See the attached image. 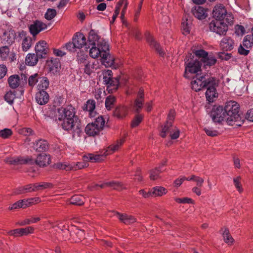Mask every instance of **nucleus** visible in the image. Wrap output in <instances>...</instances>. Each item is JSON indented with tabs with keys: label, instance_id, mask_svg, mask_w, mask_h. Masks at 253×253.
I'll use <instances>...</instances> for the list:
<instances>
[{
	"label": "nucleus",
	"instance_id": "nucleus-60",
	"mask_svg": "<svg viewBox=\"0 0 253 253\" xmlns=\"http://www.w3.org/2000/svg\"><path fill=\"white\" fill-rule=\"evenodd\" d=\"M174 200L176 202L178 203H192L193 201L191 199L189 198H176L174 199Z\"/></svg>",
	"mask_w": 253,
	"mask_h": 253
},
{
	"label": "nucleus",
	"instance_id": "nucleus-6",
	"mask_svg": "<svg viewBox=\"0 0 253 253\" xmlns=\"http://www.w3.org/2000/svg\"><path fill=\"white\" fill-rule=\"evenodd\" d=\"M214 83L215 79L214 78L206 79L205 75L200 76L199 74H196L192 78L191 85L192 89L197 92L201 90L202 88L207 87L209 84H214Z\"/></svg>",
	"mask_w": 253,
	"mask_h": 253
},
{
	"label": "nucleus",
	"instance_id": "nucleus-8",
	"mask_svg": "<svg viewBox=\"0 0 253 253\" xmlns=\"http://www.w3.org/2000/svg\"><path fill=\"white\" fill-rule=\"evenodd\" d=\"M168 133L169 134L171 139H176L179 137L180 130L176 126L171 125V124L169 122L162 126L160 135L165 138Z\"/></svg>",
	"mask_w": 253,
	"mask_h": 253
},
{
	"label": "nucleus",
	"instance_id": "nucleus-54",
	"mask_svg": "<svg viewBox=\"0 0 253 253\" xmlns=\"http://www.w3.org/2000/svg\"><path fill=\"white\" fill-rule=\"evenodd\" d=\"M204 129L206 134L210 136L214 137L219 134L218 131L214 130L211 128L205 127Z\"/></svg>",
	"mask_w": 253,
	"mask_h": 253
},
{
	"label": "nucleus",
	"instance_id": "nucleus-15",
	"mask_svg": "<svg viewBox=\"0 0 253 253\" xmlns=\"http://www.w3.org/2000/svg\"><path fill=\"white\" fill-rule=\"evenodd\" d=\"M214 84H209L208 86L207 90L206 92V96L207 100L210 102H212L214 101L215 98L218 97V93L216 92V88Z\"/></svg>",
	"mask_w": 253,
	"mask_h": 253
},
{
	"label": "nucleus",
	"instance_id": "nucleus-37",
	"mask_svg": "<svg viewBox=\"0 0 253 253\" xmlns=\"http://www.w3.org/2000/svg\"><path fill=\"white\" fill-rule=\"evenodd\" d=\"M84 199L82 196L75 195L70 199V203L72 205L81 206L84 204Z\"/></svg>",
	"mask_w": 253,
	"mask_h": 253
},
{
	"label": "nucleus",
	"instance_id": "nucleus-32",
	"mask_svg": "<svg viewBox=\"0 0 253 253\" xmlns=\"http://www.w3.org/2000/svg\"><path fill=\"white\" fill-rule=\"evenodd\" d=\"M9 86L12 88H17L20 84L19 77L17 75L11 76L8 80Z\"/></svg>",
	"mask_w": 253,
	"mask_h": 253
},
{
	"label": "nucleus",
	"instance_id": "nucleus-43",
	"mask_svg": "<svg viewBox=\"0 0 253 253\" xmlns=\"http://www.w3.org/2000/svg\"><path fill=\"white\" fill-rule=\"evenodd\" d=\"M112 78V72L110 70H105L103 73V81L105 84H107Z\"/></svg>",
	"mask_w": 253,
	"mask_h": 253
},
{
	"label": "nucleus",
	"instance_id": "nucleus-9",
	"mask_svg": "<svg viewBox=\"0 0 253 253\" xmlns=\"http://www.w3.org/2000/svg\"><path fill=\"white\" fill-rule=\"evenodd\" d=\"M210 31L219 35H224L228 30L227 25L221 20H213L209 24Z\"/></svg>",
	"mask_w": 253,
	"mask_h": 253
},
{
	"label": "nucleus",
	"instance_id": "nucleus-21",
	"mask_svg": "<svg viewBox=\"0 0 253 253\" xmlns=\"http://www.w3.org/2000/svg\"><path fill=\"white\" fill-rule=\"evenodd\" d=\"M220 45L224 51H230L234 48V42L231 38L226 37L222 39Z\"/></svg>",
	"mask_w": 253,
	"mask_h": 253
},
{
	"label": "nucleus",
	"instance_id": "nucleus-13",
	"mask_svg": "<svg viewBox=\"0 0 253 253\" xmlns=\"http://www.w3.org/2000/svg\"><path fill=\"white\" fill-rule=\"evenodd\" d=\"M35 51L39 58H45L48 52L46 42L44 41L39 42L36 45Z\"/></svg>",
	"mask_w": 253,
	"mask_h": 253
},
{
	"label": "nucleus",
	"instance_id": "nucleus-63",
	"mask_svg": "<svg viewBox=\"0 0 253 253\" xmlns=\"http://www.w3.org/2000/svg\"><path fill=\"white\" fill-rule=\"evenodd\" d=\"M20 133L24 135H29L32 134L33 130L30 128L24 127L20 130Z\"/></svg>",
	"mask_w": 253,
	"mask_h": 253
},
{
	"label": "nucleus",
	"instance_id": "nucleus-17",
	"mask_svg": "<svg viewBox=\"0 0 253 253\" xmlns=\"http://www.w3.org/2000/svg\"><path fill=\"white\" fill-rule=\"evenodd\" d=\"M192 12L196 18L200 20L204 19L208 16L207 9L199 5L193 7L192 9Z\"/></svg>",
	"mask_w": 253,
	"mask_h": 253
},
{
	"label": "nucleus",
	"instance_id": "nucleus-44",
	"mask_svg": "<svg viewBox=\"0 0 253 253\" xmlns=\"http://www.w3.org/2000/svg\"><path fill=\"white\" fill-rule=\"evenodd\" d=\"M116 101V98L112 95L108 96L105 100V106L107 110H110L113 107V106Z\"/></svg>",
	"mask_w": 253,
	"mask_h": 253
},
{
	"label": "nucleus",
	"instance_id": "nucleus-4",
	"mask_svg": "<svg viewBox=\"0 0 253 253\" xmlns=\"http://www.w3.org/2000/svg\"><path fill=\"white\" fill-rule=\"evenodd\" d=\"M61 122L63 129L71 133L73 138H75L81 136L83 133L82 128L77 118L71 119H65V120Z\"/></svg>",
	"mask_w": 253,
	"mask_h": 253
},
{
	"label": "nucleus",
	"instance_id": "nucleus-39",
	"mask_svg": "<svg viewBox=\"0 0 253 253\" xmlns=\"http://www.w3.org/2000/svg\"><path fill=\"white\" fill-rule=\"evenodd\" d=\"M106 85H107V89L109 91L116 90L119 85L118 78H112L108 84Z\"/></svg>",
	"mask_w": 253,
	"mask_h": 253
},
{
	"label": "nucleus",
	"instance_id": "nucleus-35",
	"mask_svg": "<svg viewBox=\"0 0 253 253\" xmlns=\"http://www.w3.org/2000/svg\"><path fill=\"white\" fill-rule=\"evenodd\" d=\"M106 184L107 186L112 187L113 189L117 190H122L125 189L123 183L119 181H111L107 182Z\"/></svg>",
	"mask_w": 253,
	"mask_h": 253
},
{
	"label": "nucleus",
	"instance_id": "nucleus-64",
	"mask_svg": "<svg viewBox=\"0 0 253 253\" xmlns=\"http://www.w3.org/2000/svg\"><path fill=\"white\" fill-rule=\"evenodd\" d=\"M25 191L26 193L32 192L36 191L34 184H29L24 186Z\"/></svg>",
	"mask_w": 253,
	"mask_h": 253
},
{
	"label": "nucleus",
	"instance_id": "nucleus-56",
	"mask_svg": "<svg viewBox=\"0 0 253 253\" xmlns=\"http://www.w3.org/2000/svg\"><path fill=\"white\" fill-rule=\"evenodd\" d=\"M9 52V48L6 46H2L0 48V54L1 56L3 58H6L8 56Z\"/></svg>",
	"mask_w": 253,
	"mask_h": 253
},
{
	"label": "nucleus",
	"instance_id": "nucleus-38",
	"mask_svg": "<svg viewBox=\"0 0 253 253\" xmlns=\"http://www.w3.org/2000/svg\"><path fill=\"white\" fill-rule=\"evenodd\" d=\"M243 45L246 48H250L253 45V35H247L243 40Z\"/></svg>",
	"mask_w": 253,
	"mask_h": 253
},
{
	"label": "nucleus",
	"instance_id": "nucleus-33",
	"mask_svg": "<svg viewBox=\"0 0 253 253\" xmlns=\"http://www.w3.org/2000/svg\"><path fill=\"white\" fill-rule=\"evenodd\" d=\"M221 230L222 231V236L224 241L228 244H231L234 242V239L230 234L229 230L227 228H223Z\"/></svg>",
	"mask_w": 253,
	"mask_h": 253
},
{
	"label": "nucleus",
	"instance_id": "nucleus-2",
	"mask_svg": "<svg viewBox=\"0 0 253 253\" xmlns=\"http://www.w3.org/2000/svg\"><path fill=\"white\" fill-rule=\"evenodd\" d=\"M88 42L91 45L89 54L91 57L95 59L100 57L101 63L106 67H112L115 64V59L109 52L107 42L100 37L93 30L88 34Z\"/></svg>",
	"mask_w": 253,
	"mask_h": 253
},
{
	"label": "nucleus",
	"instance_id": "nucleus-31",
	"mask_svg": "<svg viewBox=\"0 0 253 253\" xmlns=\"http://www.w3.org/2000/svg\"><path fill=\"white\" fill-rule=\"evenodd\" d=\"M49 84V81L46 77H42L40 78L39 83L37 86L38 91H41V90L45 91L48 87Z\"/></svg>",
	"mask_w": 253,
	"mask_h": 253
},
{
	"label": "nucleus",
	"instance_id": "nucleus-19",
	"mask_svg": "<svg viewBox=\"0 0 253 253\" xmlns=\"http://www.w3.org/2000/svg\"><path fill=\"white\" fill-rule=\"evenodd\" d=\"M115 215H116L120 221L125 224H130L136 222V219L131 215L121 213L118 212H116Z\"/></svg>",
	"mask_w": 253,
	"mask_h": 253
},
{
	"label": "nucleus",
	"instance_id": "nucleus-3",
	"mask_svg": "<svg viewBox=\"0 0 253 253\" xmlns=\"http://www.w3.org/2000/svg\"><path fill=\"white\" fill-rule=\"evenodd\" d=\"M51 161L50 156L45 153L38 155L35 161L29 157H9L4 160L5 163L11 165H32L35 163L40 167H46L51 163Z\"/></svg>",
	"mask_w": 253,
	"mask_h": 253
},
{
	"label": "nucleus",
	"instance_id": "nucleus-45",
	"mask_svg": "<svg viewBox=\"0 0 253 253\" xmlns=\"http://www.w3.org/2000/svg\"><path fill=\"white\" fill-rule=\"evenodd\" d=\"M191 27V22L188 21L187 19L181 23V29L184 34H188L189 33Z\"/></svg>",
	"mask_w": 253,
	"mask_h": 253
},
{
	"label": "nucleus",
	"instance_id": "nucleus-12",
	"mask_svg": "<svg viewBox=\"0 0 253 253\" xmlns=\"http://www.w3.org/2000/svg\"><path fill=\"white\" fill-rule=\"evenodd\" d=\"M46 28L47 26L45 23L39 20L34 21L29 27L30 32L33 36H36L40 32L45 29Z\"/></svg>",
	"mask_w": 253,
	"mask_h": 253
},
{
	"label": "nucleus",
	"instance_id": "nucleus-42",
	"mask_svg": "<svg viewBox=\"0 0 253 253\" xmlns=\"http://www.w3.org/2000/svg\"><path fill=\"white\" fill-rule=\"evenodd\" d=\"M53 186V184L49 182H44L39 184H35V187L36 188V191L40 190H43L48 188H52Z\"/></svg>",
	"mask_w": 253,
	"mask_h": 253
},
{
	"label": "nucleus",
	"instance_id": "nucleus-52",
	"mask_svg": "<svg viewBox=\"0 0 253 253\" xmlns=\"http://www.w3.org/2000/svg\"><path fill=\"white\" fill-rule=\"evenodd\" d=\"M56 167L61 169L71 170V164L66 163H58L56 164Z\"/></svg>",
	"mask_w": 253,
	"mask_h": 253
},
{
	"label": "nucleus",
	"instance_id": "nucleus-61",
	"mask_svg": "<svg viewBox=\"0 0 253 253\" xmlns=\"http://www.w3.org/2000/svg\"><path fill=\"white\" fill-rule=\"evenodd\" d=\"M248 49L249 48H246L244 47L242 43L240 44L238 48V52L241 55H247L249 52V50Z\"/></svg>",
	"mask_w": 253,
	"mask_h": 253
},
{
	"label": "nucleus",
	"instance_id": "nucleus-22",
	"mask_svg": "<svg viewBox=\"0 0 253 253\" xmlns=\"http://www.w3.org/2000/svg\"><path fill=\"white\" fill-rule=\"evenodd\" d=\"M34 148L39 152H45L48 150L49 144L45 140L39 139L34 144Z\"/></svg>",
	"mask_w": 253,
	"mask_h": 253
},
{
	"label": "nucleus",
	"instance_id": "nucleus-58",
	"mask_svg": "<svg viewBox=\"0 0 253 253\" xmlns=\"http://www.w3.org/2000/svg\"><path fill=\"white\" fill-rule=\"evenodd\" d=\"M33 199H28V200H19L20 203L21 204L22 208L25 209L27 207H29L31 204L33 203L32 201H33Z\"/></svg>",
	"mask_w": 253,
	"mask_h": 253
},
{
	"label": "nucleus",
	"instance_id": "nucleus-55",
	"mask_svg": "<svg viewBox=\"0 0 253 253\" xmlns=\"http://www.w3.org/2000/svg\"><path fill=\"white\" fill-rule=\"evenodd\" d=\"M38 74H35L30 76L28 80V84L30 86H34L38 82Z\"/></svg>",
	"mask_w": 253,
	"mask_h": 253
},
{
	"label": "nucleus",
	"instance_id": "nucleus-48",
	"mask_svg": "<svg viewBox=\"0 0 253 253\" xmlns=\"http://www.w3.org/2000/svg\"><path fill=\"white\" fill-rule=\"evenodd\" d=\"M193 53L199 58H201L202 62L208 55V53L203 49L193 50Z\"/></svg>",
	"mask_w": 253,
	"mask_h": 253
},
{
	"label": "nucleus",
	"instance_id": "nucleus-57",
	"mask_svg": "<svg viewBox=\"0 0 253 253\" xmlns=\"http://www.w3.org/2000/svg\"><path fill=\"white\" fill-rule=\"evenodd\" d=\"M65 48L66 49L68 50L69 51H72V52H75L76 51V49L77 48L76 47L75 44H74V42L72 41V42H69L67 43L65 45Z\"/></svg>",
	"mask_w": 253,
	"mask_h": 253
},
{
	"label": "nucleus",
	"instance_id": "nucleus-46",
	"mask_svg": "<svg viewBox=\"0 0 253 253\" xmlns=\"http://www.w3.org/2000/svg\"><path fill=\"white\" fill-rule=\"evenodd\" d=\"M143 119V116L141 114L136 115L131 122V126L135 127L137 126L142 122Z\"/></svg>",
	"mask_w": 253,
	"mask_h": 253
},
{
	"label": "nucleus",
	"instance_id": "nucleus-50",
	"mask_svg": "<svg viewBox=\"0 0 253 253\" xmlns=\"http://www.w3.org/2000/svg\"><path fill=\"white\" fill-rule=\"evenodd\" d=\"M4 98L8 103L12 104L15 98V94L13 92L9 91L6 93Z\"/></svg>",
	"mask_w": 253,
	"mask_h": 253
},
{
	"label": "nucleus",
	"instance_id": "nucleus-53",
	"mask_svg": "<svg viewBox=\"0 0 253 253\" xmlns=\"http://www.w3.org/2000/svg\"><path fill=\"white\" fill-rule=\"evenodd\" d=\"M241 177L240 176H237L235 178H233V182L234 183V185L236 187V188L237 189L238 191L240 193H242L243 192V188L242 187V185L241 184Z\"/></svg>",
	"mask_w": 253,
	"mask_h": 253
},
{
	"label": "nucleus",
	"instance_id": "nucleus-51",
	"mask_svg": "<svg viewBox=\"0 0 253 253\" xmlns=\"http://www.w3.org/2000/svg\"><path fill=\"white\" fill-rule=\"evenodd\" d=\"M56 15V11L55 9L49 8L44 15L45 18L48 20L53 19Z\"/></svg>",
	"mask_w": 253,
	"mask_h": 253
},
{
	"label": "nucleus",
	"instance_id": "nucleus-14",
	"mask_svg": "<svg viewBox=\"0 0 253 253\" xmlns=\"http://www.w3.org/2000/svg\"><path fill=\"white\" fill-rule=\"evenodd\" d=\"M144 102V93L143 89L140 88L138 92L137 96L134 100L133 107L135 111L139 113L143 108Z\"/></svg>",
	"mask_w": 253,
	"mask_h": 253
},
{
	"label": "nucleus",
	"instance_id": "nucleus-41",
	"mask_svg": "<svg viewBox=\"0 0 253 253\" xmlns=\"http://www.w3.org/2000/svg\"><path fill=\"white\" fill-rule=\"evenodd\" d=\"M216 59L212 56H209L208 55L204 58L202 62L203 63L204 66H211L215 64Z\"/></svg>",
	"mask_w": 253,
	"mask_h": 253
},
{
	"label": "nucleus",
	"instance_id": "nucleus-23",
	"mask_svg": "<svg viewBox=\"0 0 253 253\" xmlns=\"http://www.w3.org/2000/svg\"><path fill=\"white\" fill-rule=\"evenodd\" d=\"M124 142V138H121L120 140H117L114 144L111 145L108 147L107 149L104 152V155L107 156L118 151L122 146Z\"/></svg>",
	"mask_w": 253,
	"mask_h": 253
},
{
	"label": "nucleus",
	"instance_id": "nucleus-27",
	"mask_svg": "<svg viewBox=\"0 0 253 253\" xmlns=\"http://www.w3.org/2000/svg\"><path fill=\"white\" fill-rule=\"evenodd\" d=\"M104 152L102 154H94L89 153L84 156V161H89L92 163L100 162L103 160Z\"/></svg>",
	"mask_w": 253,
	"mask_h": 253
},
{
	"label": "nucleus",
	"instance_id": "nucleus-5",
	"mask_svg": "<svg viewBox=\"0 0 253 253\" xmlns=\"http://www.w3.org/2000/svg\"><path fill=\"white\" fill-rule=\"evenodd\" d=\"M213 17L217 20L225 19L229 25H232L234 18L231 13H228L225 6L222 4H216L212 10Z\"/></svg>",
	"mask_w": 253,
	"mask_h": 253
},
{
	"label": "nucleus",
	"instance_id": "nucleus-29",
	"mask_svg": "<svg viewBox=\"0 0 253 253\" xmlns=\"http://www.w3.org/2000/svg\"><path fill=\"white\" fill-rule=\"evenodd\" d=\"M39 58L36 54L29 53L26 57L25 63L28 66H34L37 64Z\"/></svg>",
	"mask_w": 253,
	"mask_h": 253
},
{
	"label": "nucleus",
	"instance_id": "nucleus-47",
	"mask_svg": "<svg viewBox=\"0 0 253 253\" xmlns=\"http://www.w3.org/2000/svg\"><path fill=\"white\" fill-rule=\"evenodd\" d=\"M91 124L95 125V126H97L102 130L105 124V121L103 117L100 116L95 119L94 122L91 123Z\"/></svg>",
	"mask_w": 253,
	"mask_h": 253
},
{
	"label": "nucleus",
	"instance_id": "nucleus-7",
	"mask_svg": "<svg viewBox=\"0 0 253 253\" xmlns=\"http://www.w3.org/2000/svg\"><path fill=\"white\" fill-rule=\"evenodd\" d=\"M201 63L197 59L186 58L185 62L184 77L189 78L188 73L198 74L201 71Z\"/></svg>",
	"mask_w": 253,
	"mask_h": 253
},
{
	"label": "nucleus",
	"instance_id": "nucleus-16",
	"mask_svg": "<svg viewBox=\"0 0 253 253\" xmlns=\"http://www.w3.org/2000/svg\"><path fill=\"white\" fill-rule=\"evenodd\" d=\"M99 68V63L98 61H84V72L89 75Z\"/></svg>",
	"mask_w": 253,
	"mask_h": 253
},
{
	"label": "nucleus",
	"instance_id": "nucleus-49",
	"mask_svg": "<svg viewBox=\"0 0 253 253\" xmlns=\"http://www.w3.org/2000/svg\"><path fill=\"white\" fill-rule=\"evenodd\" d=\"M12 134V131L9 128H4L0 130V137L3 139L9 138Z\"/></svg>",
	"mask_w": 253,
	"mask_h": 253
},
{
	"label": "nucleus",
	"instance_id": "nucleus-1",
	"mask_svg": "<svg viewBox=\"0 0 253 253\" xmlns=\"http://www.w3.org/2000/svg\"><path fill=\"white\" fill-rule=\"evenodd\" d=\"M239 105L234 101L226 103L223 108L221 106H214L210 113V116L215 123L226 122L227 124L235 126H241L244 119L239 114Z\"/></svg>",
	"mask_w": 253,
	"mask_h": 253
},
{
	"label": "nucleus",
	"instance_id": "nucleus-24",
	"mask_svg": "<svg viewBox=\"0 0 253 253\" xmlns=\"http://www.w3.org/2000/svg\"><path fill=\"white\" fill-rule=\"evenodd\" d=\"M147 41L150 44V46L154 48L159 53L160 55L163 56L165 55L164 51L160 46L159 44L155 41L154 38L150 34H148L147 36Z\"/></svg>",
	"mask_w": 253,
	"mask_h": 253
},
{
	"label": "nucleus",
	"instance_id": "nucleus-62",
	"mask_svg": "<svg viewBox=\"0 0 253 253\" xmlns=\"http://www.w3.org/2000/svg\"><path fill=\"white\" fill-rule=\"evenodd\" d=\"M84 163L78 162L76 164H71V170H77L79 169H81L84 167Z\"/></svg>",
	"mask_w": 253,
	"mask_h": 253
},
{
	"label": "nucleus",
	"instance_id": "nucleus-11",
	"mask_svg": "<svg viewBox=\"0 0 253 253\" xmlns=\"http://www.w3.org/2000/svg\"><path fill=\"white\" fill-rule=\"evenodd\" d=\"M72 41L74 42V44L78 49H80L84 45L86 46V48L90 49L91 47V45L89 43L88 40L86 42V38L82 33H76L75 36L73 38Z\"/></svg>",
	"mask_w": 253,
	"mask_h": 253
},
{
	"label": "nucleus",
	"instance_id": "nucleus-26",
	"mask_svg": "<svg viewBox=\"0 0 253 253\" xmlns=\"http://www.w3.org/2000/svg\"><path fill=\"white\" fill-rule=\"evenodd\" d=\"M127 113V108L125 106L117 107L113 112V116L118 119H123L126 116Z\"/></svg>",
	"mask_w": 253,
	"mask_h": 253
},
{
	"label": "nucleus",
	"instance_id": "nucleus-10",
	"mask_svg": "<svg viewBox=\"0 0 253 253\" xmlns=\"http://www.w3.org/2000/svg\"><path fill=\"white\" fill-rule=\"evenodd\" d=\"M58 116L57 120L59 121L65 120V119H71L77 118L75 116L74 108L71 106L58 109Z\"/></svg>",
	"mask_w": 253,
	"mask_h": 253
},
{
	"label": "nucleus",
	"instance_id": "nucleus-28",
	"mask_svg": "<svg viewBox=\"0 0 253 253\" xmlns=\"http://www.w3.org/2000/svg\"><path fill=\"white\" fill-rule=\"evenodd\" d=\"M101 130L93 124H88L85 128L86 133L89 136L97 135Z\"/></svg>",
	"mask_w": 253,
	"mask_h": 253
},
{
	"label": "nucleus",
	"instance_id": "nucleus-25",
	"mask_svg": "<svg viewBox=\"0 0 253 253\" xmlns=\"http://www.w3.org/2000/svg\"><path fill=\"white\" fill-rule=\"evenodd\" d=\"M26 32L23 31L19 33V36L21 38H24L22 45L23 50L25 51H27L31 47L32 45L31 38L26 37Z\"/></svg>",
	"mask_w": 253,
	"mask_h": 253
},
{
	"label": "nucleus",
	"instance_id": "nucleus-20",
	"mask_svg": "<svg viewBox=\"0 0 253 253\" xmlns=\"http://www.w3.org/2000/svg\"><path fill=\"white\" fill-rule=\"evenodd\" d=\"M35 98L37 102L39 104L43 105L48 102L49 96L46 91L41 90V91H38L37 92Z\"/></svg>",
	"mask_w": 253,
	"mask_h": 253
},
{
	"label": "nucleus",
	"instance_id": "nucleus-18",
	"mask_svg": "<svg viewBox=\"0 0 253 253\" xmlns=\"http://www.w3.org/2000/svg\"><path fill=\"white\" fill-rule=\"evenodd\" d=\"M34 228L32 226H29L25 228L16 229L10 230L8 232L9 235L17 236L27 235L34 232Z\"/></svg>",
	"mask_w": 253,
	"mask_h": 253
},
{
	"label": "nucleus",
	"instance_id": "nucleus-59",
	"mask_svg": "<svg viewBox=\"0 0 253 253\" xmlns=\"http://www.w3.org/2000/svg\"><path fill=\"white\" fill-rule=\"evenodd\" d=\"M175 113L174 110H170L169 112V113L168 116L167 121L166 124H167L169 122H170L172 125V122L175 118Z\"/></svg>",
	"mask_w": 253,
	"mask_h": 253
},
{
	"label": "nucleus",
	"instance_id": "nucleus-40",
	"mask_svg": "<svg viewBox=\"0 0 253 253\" xmlns=\"http://www.w3.org/2000/svg\"><path fill=\"white\" fill-rule=\"evenodd\" d=\"M162 172L160 167L156 168L150 171V178L151 180H155L160 177V174Z\"/></svg>",
	"mask_w": 253,
	"mask_h": 253
},
{
	"label": "nucleus",
	"instance_id": "nucleus-34",
	"mask_svg": "<svg viewBox=\"0 0 253 253\" xmlns=\"http://www.w3.org/2000/svg\"><path fill=\"white\" fill-rule=\"evenodd\" d=\"M152 196H162L166 194L168 191L167 190L161 186H156L154 187L151 190Z\"/></svg>",
	"mask_w": 253,
	"mask_h": 253
},
{
	"label": "nucleus",
	"instance_id": "nucleus-36",
	"mask_svg": "<svg viewBox=\"0 0 253 253\" xmlns=\"http://www.w3.org/2000/svg\"><path fill=\"white\" fill-rule=\"evenodd\" d=\"M95 107V101L92 100H88L86 102L85 106L84 108V110L88 111L90 117H93L92 114L93 113Z\"/></svg>",
	"mask_w": 253,
	"mask_h": 253
},
{
	"label": "nucleus",
	"instance_id": "nucleus-30",
	"mask_svg": "<svg viewBox=\"0 0 253 253\" xmlns=\"http://www.w3.org/2000/svg\"><path fill=\"white\" fill-rule=\"evenodd\" d=\"M48 66L50 68V71L53 72H57L60 68V63L58 58H51L48 61Z\"/></svg>",
	"mask_w": 253,
	"mask_h": 253
}]
</instances>
